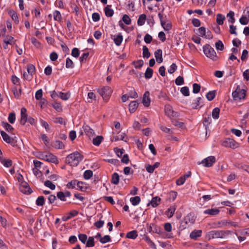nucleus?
Instances as JSON below:
<instances>
[{
    "label": "nucleus",
    "instance_id": "nucleus-12",
    "mask_svg": "<svg viewBox=\"0 0 249 249\" xmlns=\"http://www.w3.org/2000/svg\"><path fill=\"white\" fill-rule=\"evenodd\" d=\"M150 93L148 91H146L143 97L142 104L145 107H148L150 105V98L149 97Z\"/></svg>",
    "mask_w": 249,
    "mask_h": 249
},
{
    "label": "nucleus",
    "instance_id": "nucleus-23",
    "mask_svg": "<svg viewBox=\"0 0 249 249\" xmlns=\"http://www.w3.org/2000/svg\"><path fill=\"white\" fill-rule=\"evenodd\" d=\"M160 201V198L158 196H156L152 199L150 204L153 207H156L159 205Z\"/></svg>",
    "mask_w": 249,
    "mask_h": 249
},
{
    "label": "nucleus",
    "instance_id": "nucleus-2",
    "mask_svg": "<svg viewBox=\"0 0 249 249\" xmlns=\"http://www.w3.org/2000/svg\"><path fill=\"white\" fill-rule=\"evenodd\" d=\"M230 233V231H212L208 233L209 238H223Z\"/></svg>",
    "mask_w": 249,
    "mask_h": 249
},
{
    "label": "nucleus",
    "instance_id": "nucleus-58",
    "mask_svg": "<svg viewBox=\"0 0 249 249\" xmlns=\"http://www.w3.org/2000/svg\"><path fill=\"white\" fill-rule=\"evenodd\" d=\"M175 83L177 85H181L184 83V79L183 77L181 76H178L175 81Z\"/></svg>",
    "mask_w": 249,
    "mask_h": 249
},
{
    "label": "nucleus",
    "instance_id": "nucleus-40",
    "mask_svg": "<svg viewBox=\"0 0 249 249\" xmlns=\"http://www.w3.org/2000/svg\"><path fill=\"white\" fill-rule=\"evenodd\" d=\"M215 96L214 91H209L206 95V97L209 101L213 100Z\"/></svg>",
    "mask_w": 249,
    "mask_h": 249
},
{
    "label": "nucleus",
    "instance_id": "nucleus-18",
    "mask_svg": "<svg viewBox=\"0 0 249 249\" xmlns=\"http://www.w3.org/2000/svg\"><path fill=\"white\" fill-rule=\"evenodd\" d=\"M202 234L201 230H194L190 234L191 239H196L198 237L201 236Z\"/></svg>",
    "mask_w": 249,
    "mask_h": 249
},
{
    "label": "nucleus",
    "instance_id": "nucleus-14",
    "mask_svg": "<svg viewBox=\"0 0 249 249\" xmlns=\"http://www.w3.org/2000/svg\"><path fill=\"white\" fill-rule=\"evenodd\" d=\"M240 23L242 25H247L249 22V10L247 11V13L245 15L243 16L239 19Z\"/></svg>",
    "mask_w": 249,
    "mask_h": 249
},
{
    "label": "nucleus",
    "instance_id": "nucleus-59",
    "mask_svg": "<svg viewBox=\"0 0 249 249\" xmlns=\"http://www.w3.org/2000/svg\"><path fill=\"white\" fill-rule=\"evenodd\" d=\"M123 21L127 25H129L131 23V19L127 15H124L123 17Z\"/></svg>",
    "mask_w": 249,
    "mask_h": 249
},
{
    "label": "nucleus",
    "instance_id": "nucleus-36",
    "mask_svg": "<svg viewBox=\"0 0 249 249\" xmlns=\"http://www.w3.org/2000/svg\"><path fill=\"white\" fill-rule=\"evenodd\" d=\"M2 126L8 132H11L13 130V127L7 122H2Z\"/></svg>",
    "mask_w": 249,
    "mask_h": 249
},
{
    "label": "nucleus",
    "instance_id": "nucleus-50",
    "mask_svg": "<svg viewBox=\"0 0 249 249\" xmlns=\"http://www.w3.org/2000/svg\"><path fill=\"white\" fill-rule=\"evenodd\" d=\"M93 175V173L91 170H87L84 174V177L86 179L90 178Z\"/></svg>",
    "mask_w": 249,
    "mask_h": 249
},
{
    "label": "nucleus",
    "instance_id": "nucleus-26",
    "mask_svg": "<svg viewBox=\"0 0 249 249\" xmlns=\"http://www.w3.org/2000/svg\"><path fill=\"white\" fill-rule=\"evenodd\" d=\"M109 7L110 6L107 5L104 9L106 15L108 17H112L114 14L113 10L112 9H110Z\"/></svg>",
    "mask_w": 249,
    "mask_h": 249
},
{
    "label": "nucleus",
    "instance_id": "nucleus-4",
    "mask_svg": "<svg viewBox=\"0 0 249 249\" xmlns=\"http://www.w3.org/2000/svg\"><path fill=\"white\" fill-rule=\"evenodd\" d=\"M39 158L40 159L46 160L48 162H50L54 163H58V160L56 157L50 153L47 154L45 153H41L39 155Z\"/></svg>",
    "mask_w": 249,
    "mask_h": 249
},
{
    "label": "nucleus",
    "instance_id": "nucleus-5",
    "mask_svg": "<svg viewBox=\"0 0 249 249\" xmlns=\"http://www.w3.org/2000/svg\"><path fill=\"white\" fill-rule=\"evenodd\" d=\"M159 18L160 19V23L162 27L165 31H169L172 28L171 22L167 20L166 18V16L163 17V15L160 13L158 14Z\"/></svg>",
    "mask_w": 249,
    "mask_h": 249
},
{
    "label": "nucleus",
    "instance_id": "nucleus-52",
    "mask_svg": "<svg viewBox=\"0 0 249 249\" xmlns=\"http://www.w3.org/2000/svg\"><path fill=\"white\" fill-rule=\"evenodd\" d=\"M215 48L218 50H223L224 49V45L221 41L219 40L215 43Z\"/></svg>",
    "mask_w": 249,
    "mask_h": 249
},
{
    "label": "nucleus",
    "instance_id": "nucleus-55",
    "mask_svg": "<svg viewBox=\"0 0 249 249\" xmlns=\"http://www.w3.org/2000/svg\"><path fill=\"white\" fill-rule=\"evenodd\" d=\"M53 15L54 20L59 21L61 19V15L59 11H55Z\"/></svg>",
    "mask_w": 249,
    "mask_h": 249
},
{
    "label": "nucleus",
    "instance_id": "nucleus-22",
    "mask_svg": "<svg viewBox=\"0 0 249 249\" xmlns=\"http://www.w3.org/2000/svg\"><path fill=\"white\" fill-rule=\"evenodd\" d=\"M1 163L6 167H9L12 165V160L10 159H5L0 157Z\"/></svg>",
    "mask_w": 249,
    "mask_h": 249
},
{
    "label": "nucleus",
    "instance_id": "nucleus-51",
    "mask_svg": "<svg viewBox=\"0 0 249 249\" xmlns=\"http://www.w3.org/2000/svg\"><path fill=\"white\" fill-rule=\"evenodd\" d=\"M201 97H198L196 98V100L195 101V102L193 103L192 104V108L194 109H196L197 106H198L200 104V101L201 100Z\"/></svg>",
    "mask_w": 249,
    "mask_h": 249
},
{
    "label": "nucleus",
    "instance_id": "nucleus-6",
    "mask_svg": "<svg viewBox=\"0 0 249 249\" xmlns=\"http://www.w3.org/2000/svg\"><path fill=\"white\" fill-rule=\"evenodd\" d=\"M246 91L243 89L237 88L236 90L232 92V97L235 101H238L244 99L246 96Z\"/></svg>",
    "mask_w": 249,
    "mask_h": 249
},
{
    "label": "nucleus",
    "instance_id": "nucleus-49",
    "mask_svg": "<svg viewBox=\"0 0 249 249\" xmlns=\"http://www.w3.org/2000/svg\"><path fill=\"white\" fill-rule=\"evenodd\" d=\"M186 223L187 224L190 223L191 224L194 223L195 222V218L194 216H192L191 214H188L185 218Z\"/></svg>",
    "mask_w": 249,
    "mask_h": 249
},
{
    "label": "nucleus",
    "instance_id": "nucleus-54",
    "mask_svg": "<svg viewBox=\"0 0 249 249\" xmlns=\"http://www.w3.org/2000/svg\"><path fill=\"white\" fill-rule=\"evenodd\" d=\"M172 123L174 125L178 127L179 128H181L183 126V123L182 122H179L178 120H172Z\"/></svg>",
    "mask_w": 249,
    "mask_h": 249
},
{
    "label": "nucleus",
    "instance_id": "nucleus-17",
    "mask_svg": "<svg viewBox=\"0 0 249 249\" xmlns=\"http://www.w3.org/2000/svg\"><path fill=\"white\" fill-rule=\"evenodd\" d=\"M2 39L4 43H6L10 45L14 44L16 41L14 37L10 36H5V37Z\"/></svg>",
    "mask_w": 249,
    "mask_h": 249
},
{
    "label": "nucleus",
    "instance_id": "nucleus-60",
    "mask_svg": "<svg viewBox=\"0 0 249 249\" xmlns=\"http://www.w3.org/2000/svg\"><path fill=\"white\" fill-rule=\"evenodd\" d=\"M16 119V116L14 113H11L9 114L8 116V121L11 123L13 124L15 122Z\"/></svg>",
    "mask_w": 249,
    "mask_h": 249
},
{
    "label": "nucleus",
    "instance_id": "nucleus-43",
    "mask_svg": "<svg viewBox=\"0 0 249 249\" xmlns=\"http://www.w3.org/2000/svg\"><path fill=\"white\" fill-rule=\"evenodd\" d=\"M35 71V67L32 64L28 65L27 66V72L28 74L33 75Z\"/></svg>",
    "mask_w": 249,
    "mask_h": 249
},
{
    "label": "nucleus",
    "instance_id": "nucleus-57",
    "mask_svg": "<svg viewBox=\"0 0 249 249\" xmlns=\"http://www.w3.org/2000/svg\"><path fill=\"white\" fill-rule=\"evenodd\" d=\"M177 69V66L175 63H173L170 68L168 69V71L171 74L173 73Z\"/></svg>",
    "mask_w": 249,
    "mask_h": 249
},
{
    "label": "nucleus",
    "instance_id": "nucleus-39",
    "mask_svg": "<svg viewBox=\"0 0 249 249\" xmlns=\"http://www.w3.org/2000/svg\"><path fill=\"white\" fill-rule=\"evenodd\" d=\"M143 57L149 58L150 56V53H149L147 47L146 46H143Z\"/></svg>",
    "mask_w": 249,
    "mask_h": 249
},
{
    "label": "nucleus",
    "instance_id": "nucleus-1",
    "mask_svg": "<svg viewBox=\"0 0 249 249\" xmlns=\"http://www.w3.org/2000/svg\"><path fill=\"white\" fill-rule=\"evenodd\" d=\"M82 159V156L79 152H75L69 155L66 157V162L71 166H76Z\"/></svg>",
    "mask_w": 249,
    "mask_h": 249
},
{
    "label": "nucleus",
    "instance_id": "nucleus-16",
    "mask_svg": "<svg viewBox=\"0 0 249 249\" xmlns=\"http://www.w3.org/2000/svg\"><path fill=\"white\" fill-rule=\"evenodd\" d=\"M0 134L2 137L3 140L8 143H11L13 142V139L11 138L8 134H7L4 131H1Z\"/></svg>",
    "mask_w": 249,
    "mask_h": 249
},
{
    "label": "nucleus",
    "instance_id": "nucleus-13",
    "mask_svg": "<svg viewBox=\"0 0 249 249\" xmlns=\"http://www.w3.org/2000/svg\"><path fill=\"white\" fill-rule=\"evenodd\" d=\"M165 112L166 115L170 117L176 115V112H174L172 109V107L168 105L165 107Z\"/></svg>",
    "mask_w": 249,
    "mask_h": 249
},
{
    "label": "nucleus",
    "instance_id": "nucleus-38",
    "mask_svg": "<svg viewBox=\"0 0 249 249\" xmlns=\"http://www.w3.org/2000/svg\"><path fill=\"white\" fill-rule=\"evenodd\" d=\"M54 147L57 149H63L64 148V144L60 141H56L54 143Z\"/></svg>",
    "mask_w": 249,
    "mask_h": 249
},
{
    "label": "nucleus",
    "instance_id": "nucleus-29",
    "mask_svg": "<svg viewBox=\"0 0 249 249\" xmlns=\"http://www.w3.org/2000/svg\"><path fill=\"white\" fill-rule=\"evenodd\" d=\"M225 19V16L220 14H218L216 16V22L219 25L223 24Z\"/></svg>",
    "mask_w": 249,
    "mask_h": 249
},
{
    "label": "nucleus",
    "instance_id": "nucleus-27",
    "mask_svg": "<svg viewBox=\"0 0 249 249\" xmlns=\"http://www.w3.org/2000/svg\"><path fill=\"white\" fill-rule=\"evenodd\" d=\"M103 140V137L102 136H98L95 138L93 139L92 142L94 145L98 146L100 145Z\"/></svg>",
    "mask_w": 249,
    "mask_h": 249
},
{
    "label": "nucleus",
    "instance_id": "nucleus-41",
    "mask_svg": "<svg viewBox=\"0 0 249 249\" xmlns=\"http://www.w3.org/2000/svg\"><path fill=\"white\" fill-rule=\"evenodd\" d=\"M44 185L50 188L51 190H54L55 188V186L54 184H53L50 180H47L45 181Z\"/></svg>",
    "mask_w": 249,
    "mask_h": 249
},
{
    "label": "nucleus",
    "instance_id": "nucleus-33",
    "mask_svg": "<svg viewBox=\"0 0 249 249\" xmlns=\"http://www.w3.org/2000/svg\"><path fill=\"white\" fill-rule=\"evenodd\" d=\"M123 41V36L121 35H118L114 38V42L117 46L121 45Z\"/></svg>",
    "mask_w": 249,
    "mask_h": 249
},
{
    "label": "nucleus",
    "instance_id": "nucleus-15",
    "mask_svg": "<svg viewBox=\"0 0 249 249\" xmlns=\"http://www.w3.org/2000/svg\"><path fill=\"white\" fill-rule=\"evenodd\" d=\"M162 51L160 49L157 50L155 52V57L157 61L160 63L162 62Z\"/></svg>",
    "mask_w": 249,
    "mask_h": 249
},
{
    "label": "nucleus",
    "instance_id": "nucleus-48",
    "mask_svg": "<svg viewBox=\"0 0 249 249\" xmlns=\"http://www.w3.org/2000/svg\"><path fill=\"white\" fill-rule=\"evenodd\" d=\"M111 239L109 235H105L103 237H101L100 242L103 244L106 243L110 241Z\"/></svg>",
    "mask_w": 249,
    "mask_h": 249
},
{
    "label": "nucleus",
    "instance_id": "nucleus-20",
    "mask_svg": "<svg viewBox=\"0 0 249 249\" xmlns=\"http://www.w3.org/2000/svg\"><path fill=\"white\" fill-rule=\"evenodd\" d=\"M138 103L136 101L131 102L129 105V110L131 113L135 111L138 107Z\"/></svg>",
    "mask_w": 249,
    "mask_h": 249
},
{
    "label": "nucleus",
    "instance_id": "nucleus-8",
    "mask_svg": "<svg viewBox=\"0 0 249 249\" xmlns=\"http://www.w3.org/2000/svg\"><path fill=\"white\" fill-rule=\"evenodd\" d=\"M222 145L225 147H229L234 149L238 147V144L233 139H227L223 142Z\"/></svg>",
    "mask_w": 249,
    "mask_h": 249
},
{
    "label": "nucleus",
    "instance_id": "nucleus-25",
    "mask_svg": "<svg viewBox=\"0 0 249 249\" xmlns=\"http://www.w3.org/2000/svg\"><path fill=\"white\" fill-rule=\"evenodd\" d=\"M146 20V15L144 14L141 15L138 19L137 23L139 26H142L145 23Z\"/></svg>",
    "mask_w": 249,
    "mask_h": 249
},
{
    "label": "nucleus",
    "instance_id": "nucleus-56",
    "mask_svg": "<svg viewBox=\"0 0 249 249\" xmlns=\"http://www.w3.org/2000/svg\"><path fill=\"white\" fill-rule=\"evenodd\" d=\"M180 91L182 94L185 96L189 95V90L188 88L187 87H182L180 89Z\"/></svg>",
    "mask_w": 249,
    "mask_h": 249
},
{
    "label": "nucleus",
    "instance_id": "nucleus-64",
    "mask_svg": "<svg viewBox=\"0 0 249 249\" xmlns=\"http://www.w3.org/2000/svg\"><path fill=\"white\" fill-rule=\"evenodd\" d=\"M146 242L149 244L151 248L155 249L156 248L155 244L150 240V239L146 237L145 239Z\"/></svg>",
    "mask_w": 249,
    "mask_h": 249
},
{
    "label": "nucleus",
    "instance_id": "nucleus-47",
    "mask_svg": "<svg viewBox=\"0 0 249 249\" xmlns=\"http://www.w3.org/2000/svg\"><path fill=\"white\" fill-rule=\"evenodd\" d=\"M206 34V28L204 27H201L198 29V34L199 36L202 37L204 36Z\"/></svg>",
    "mask_w": 249,
    "mask_h": 249
},
{
    "label": "nucleus",
    "instance_id": "nucleus-46",
    "mask_svg": "<svg viewBox=\"0 0 249 249\" xmlns=\"http://www.w3.org/2000/svg\"><path fill=\"white\" fill-rule=\"evenodd\" d=\"M144 75L146 78H150L153 75V70L150 68H147Z\"/></svg>",
    "mask_w": 249,
    "mask_h": 249
},
{
    "label": "nucleus",
    "instance_id": "nucleus-31",
    "mask_svg": "<svg viewBox=\"0 0 249 249\" xmlns=\"http://www.w3.org/2000/svg\"><path fill=\"white\" fill-rule=\"evenodd\" d=\"M10 16L11 17L12 19L17 23L18 22V17L17 13L13 10H10L9 12Z\"/></svg>",
    "mask_w": 249,
    "mask_h": 249
},
{
    "label": "nucleus",
    "instance_id": "nucleus-42",
    "mask_svg": "<svg viewBox=\"0 0 249 249\" xmlns=\"http://www.w3.org/2000/svg\"><path fill=\"white\" fill-rule=\"evenodd\" d=\"M94 246V241L93 237H89L86 244V247H92Z\"/></svg>",
    "mask_w": 249,
    "mask_h": 249
},
{
    "label": "nucleus",
    "instance_id": "nucleus-24",
    "mask_svg": "<svg viewBox=\"0 0 249 249\" xmlns=\"http://www.w3.org/2000/svg\"><path fill=\"white\" fill-rule=\"evenodd\" d=\"M176 209L175 206H171L168 209V210L166 212V214L169 218L172 217L174 214Z\"/></svg>",
    "mask_w": 249,
    "mask_h": 249
},
{
    "label": "nucleus",
    "instance_id": "nucleus-45",
    "mask_svg": "<svg viewBox=\"0 0 249 249\" xmlns=\"http://www.w3.org/2000/svg\"><path fill=\"white\" fill-rule=\"evenodd\" d=\"M234 13L233 11H230L227 14V17H229V22L231 23H233L235 21V18H234Z\"/></svg>",
    "mask_w": 249,
    "mask_h": 249
},
{
    "label": "nucleus",
    "instance_id": "nucleus-34",
    "mask_svg": "<svg viewBox=\"0 0 249 249\" xmlns=\"http://www.w3.org/2000/svg\"><path fill=\"white\" fill-rule=\"evenodd\" d=\"M220 112V109L218 107L214 108L212 111V117L214 119H217L219 118Z\"/></svg>",
    "mask_w": 249,
    "mask_h": 249
},
{
    "label": "nucleus",
    "instance_id": "nucleus-44",
    "mask_svg": "<svg viewBox=\"0 0 249 249\" xmlns=\"http://www.w3.org/2000/svg\"><path fill=\"white\" fill-rule=\"evenodd\" d=\"M44 203V198L43 196H39L36 200V204L37 206H43Z\"/></svg>",
    "mask_w": 249,
    "mask_h": 249
},
{
    "label": "nucleus",
    "instance_id": "nucleus-3",
    "mask_svg": "<svg viewBox=\"0 0 249 249\" xmlns=\"http://www.w3.org/2000/svg\"><path fill=\"white\" fill-rule=\"evenodd\" d=\"M98 92L102 97L104 100L107 101L111 95L112 90L108 86L103 87L97 89Z\"/></svg>",
    "mask_w": 249,
    "mask_h": 249
},
{
    "label": "nucleus",
    "instance_id": "nucleus-9",
    "mask_svg": "<svg viewBox=\"0 0 249 249\" xmlns=\"http://www.w3.org/2000/svg\"><path fill=\"white\" fill-rule=\"evenodd\" d=\"M215 162V158L214 156H209L202 161L205 167H211Z\"/></svg>",
    "mask_w": 249,
    "mask_h": 249
},
{
    "label": "nucleus",
    "instance_id": "nucleus-19",
    "mask_svg": "<svg viewBox=\"0 0 249 249\" xmlns=\"http://www.w3.org/2000/svg\"><path fill=\"white\" fill-rule=\"evenodd\" d=\"M219 213V210L218 209L214 208V209H207L204 211V213L207 214H210L211 215H215L218 214Z\"/></svg>",
    "mask_w": 249,
    "mask_h": 249
},
{
    "label": "nucleus",
    "instance_id": "nucleus-21",
    "mask_svg": "<svg viewBox=\"0 0 249 249\" xmlns=\"http://www.w3.org/2000/svg\"><path fill=\"white\" fill-rule=\"evenodd\" d=\"M84 131L86 135L89 138L93 136L95 134L93 130L88 125L84 127Z\"/></svg>",
    "mask_w": 249,
    "mask_h": 249
},
{
    "label": "nucleus",
    "instance_id": "nucleus-7",
    "mask_svg": "<svg viewBox=\"0 0 249 249\" xmlns=\"http://www.w3.org/2000/svg\"><path fill=\"white\" fill-rule=\"evenodd\" d=\"M203 52L207 57L213 60H214L216 57L215 51L209 45H206L203 47Z\"/></svg>",
    "mask_w": 249,
    "mask_h": 249
},
{
    "label": "nucleus",
    "instance_id": "nucleus-61",
    "mask_svg": "<svg viewBox=\"0 0 249 249\" xmlns=\"http://www.w3.org/2000/svg\"><path fill=\"white\" fill-rule=\"evenodd\" d=\"M160 129L164 132L166 133H173V131L170 128L166 127L164 125H160Z\"/></svg>",
    "mask_w": 249,
    "mask_h": 249
},
{
    "label": "nucleus",
    "instance_id": "nucleus-53",
    "mask_svg": "<svg viewBox=\"0 0 249 249\" xmlns=\"http://www.w3.org/2000/svg\"><path fill=\"white\" fill-rule=\"evenodd\" d=\"M74 65L72 61L70 58H68L66 59V67L67 68H73Z\"/></svg>",
    "mask_w": 249,
    "mask_h": 249
},
{
    "label": "nucleus",
    "instance_id": "nucleus-35",
    "mask_svg": "<svg viewBox=\"0 0 249 249\" xmlns=\"http://www.w3.org/2000/svg\"><path fill=\"white\" fill-rule=\"evenodd\" d=\"M40 123L41 125L45 128L47 132H48L50 131L51 128L47 122L42 119H40Z\"/></svg>",
    "mask_w": 249,
    "mask_h": 249
},
{
    "label": "nucleus",
    "instance_id": "nucleus-30",
    "mask_svg": "<svg viewBox=\"0 0 249 249\" xmlns=\"http://www.w3.org/2000/svg\"><path fill=\"white\" fill-rule=\"evenodd\" d=\"M138 236L137 232L136 231H132L128 232L126 234V237L128 238L134 239Z\"/></svg>",
    "mask_w": 249,
    "mask_h": 249
},
{
    "label": "nucleus",
    "instance_id": "nucleus-63",
    "mask_svg": "<svg viewBox=\"0 0 249 249\" xmlns=\"http://www.w3.org/2000/svg\"><path fill=\"white\" fill-rule=\"evenodd\" d=\"M200 89V86L199 85L197 84H193V92L194 93H197L199 92V90Z\"/></svg>",
    "mask_w": 249,
    "mask_h": 249
},
{
    "label": "nucleus",
    "instance_id": "nucleus-10",
    "mask_svg": "<svg viewBox=\"0 0 249 249\" xmlns=\"http://www.w3.org/2000/svg\"><path fill=\"white\" fill-rule=\"evenodd\" d=\"M20 191L24 194H30L31 189L26 182H22L19 186Z\"/></svg>",
    "mask_w": 249,
    "mask_h": 249
},
{
    "label": "nucleus",
    "instance_id": "nucleus-11",
    "mask_svg": "<svg viewBox=\"0 0 249 249\" xmlns=\"http://www.w3.org/2000/svg\"><path fill=\"white\" fill-rule=\"evenodd\" d=\"M27 110L25 108L22 107L21 109V118L20 122L22 125L25 124L27 121V114L26 113Z\"/></svg>",
    "mask_w": 249,
    "mask_h": 249
},
{
    "label": "nucleus",
    "instance_id": "nucleus-28",
    "mask_svg": "<svg viewBox=\"0 0 249 249\" xmlns=\"http://www.w3.org/2000/svg\"><path fill=\"white\" fill-rule=\"evenodd\" d=\"M119 182V175L115 173L112 176L111 182L114 184H118Z\"/></svg>",
    "mask_w": 249,
    "mask_h": 249
},
{
    "label": "nucleus",
    "instance_id": "nucleus-32",
    "mask_svg": "<svg viewBox=\"0 0 249 249\" xmlns=\"http://www.w3.org/2000/svg\"><path fill=\"white\" fill-rule=\"evenodd\" d=\"M130 201L133 205L136 206L140 203L141 199L139 196H136L135 197H131Z\"/></svg>",
    "mask_w": 249,
    "mask_h": 249
},
{
    "label": "nucleus",
    "instance_id": "nucleus-37",
    "mask_svg": "<svg viewBox=\"0 0 249 249\" xmlns=\"http://www.w3.org/2000/svg\"><path fill=\"white\" fill-rule=\"evenodd\" d=\"M59 97L64 100H67L70 97V94L68 92L64 93V92H59Z\"/></svg>",
    "mask_w": 249,
    "mask_h": 249
},
{
    "label": "nucleus",
    "instance_id": "nucleus-62",
    "mask_svg": "<svg viewBox=\"0 0 249 249\" xmlns=\"http://www.w3.org/2000/svg\"><path fill=\"white\" fill-rule=\"evenodd\" d=\"M79 240L84 244H85L87 240V236L85 234H80L78 235Z\"/></svg>",
    "mask_w": 249,
    "mask_h": 249
}]
</instances>
